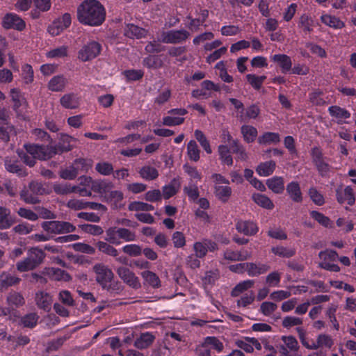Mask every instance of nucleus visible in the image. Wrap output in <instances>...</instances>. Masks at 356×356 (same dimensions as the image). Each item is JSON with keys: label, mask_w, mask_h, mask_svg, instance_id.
Segmentation results:
<instances>
[{"label": "nucleus", "mask_w": 356, "mask_h": 356, "mask_svg": "<svg viewBox=\"0 0 356 356\" xmlns=\"http://www.w3.org/2000/svg\"><path fill=\"white\" fill-rule=\"evenodd\" d=\"M1 24L5 29H14L18 31H22L26 28L25 21L14 13H6L2 19Z\"/></svg>", "instance_id": "obj_13"}, {"label": "nucleus", "mask_w": 356, "mask_h": 356, "mask_svg": "<svg viewBox=\"0 0 356 356\" xmlns=\"http://www.w3.org/2000/svg\"><path fill=\"white\" fill-rule=\"evenodd\" d=\"M196 140L200 143L202 147L207 154H211L212 149L210 143L205 136L204 134L200 130H195L194 133Z\"/></svg>", "instance_id": "obj_52"}, {"label": "nucleus", "mask_w": 356, "mask_h": 356, "mask_svg": "<svg viewBox=\"0 0 356 356\" xmlns=\"http://www.w3.org/2000/svg\"><path fill=\"white\" fill-rule=\"evenodd\" d=\"M24 148L27 153L32 155L35 159L45 161L53 157L50 145L26 143L24 145Z\"/></svg>", "instance_id": "obj_8"}, {"label": "nucleus", "mask_w": 356, "mask_h": 356, "mask_svg": "<svg viewBox=\"0 0 356 356\" xmlns=\"http://www.w3.org/2000/svg\"><path fill=\"white\" fill-rule=\"evenodd\" d=\"M39 316L35 313H29L21 318V323L24 327L33 328L38 324Z\"/></svg>", "instance_id": "obj_50"}, {"label": "nucleus", "mask_w": 356, "mask_h": 356, "mask_svg": "<svg viewBox=\"0 0 356 356\" xmlns=\"http://www.w3.org/2000/svg\"><path fill=\"white\" fill-rule=\"evenodd\" d=\"M20 281L21 279L14 275L3 273L0 275V287L1 289H7L19 284Z\"/></svg>", "instance_id": "obj_36"}, {"label": "nucleus", "mask_w": 356, "mask_h": 356, "mask_svg": "<svg viewBox=\"0 0 356 356\" xmlns=\"http://www.w3.org/2000/svg\"><path fill=\"white\" fill-rule=\"evenodd\" d=\"M31 134L36 140L49 143L52 142L51 136L42 129L35 128L32 130Z\"/></svg>", "instance_id": "obj_58"}, {"label": "nucleus", "mask_w": 356, "mask_h": 356, "mask_svg": "<svg viewBox=\"0 0 356 356\" xmlns=\"http://www.w3.org/2000/svg\"><path fill=\"white\" fill-rule=\"evenodd\" d=\"M273 62L277 63L282 73L290 72L292 67V60L289 56L284 54H274L270 56Z\"/></svg>", "instance_id": "obj_21"}, {"label": "nucleus", "mask_w": 356, "mask_h": 356, "mask_svg": "<svg viewBox=\"0 0 356 356\" xmlns=\"http://www.w3.org/2000/svg\"><path fill=\"white\" fill-rule=\"evenodd\" d=\"M232 188L228 186H214V193L216 197L222 202H227L232 195Z\"/></svg>", "instance_id": "obj_38"}, {"label": "nucleus", "mask_w": 356, "mask_h": 356, "mask_svg": "<svg viewBox=\"0 0 356 356\" xmlns=\"http://www.w3.org/2000/svg\"><path fill=\"white\" fill-rule=\"evenodd\" d=\"M141 275L145 282L154 288H157L160 286V280L156 273L145 270L142 272Z\"/></svg>", "instance_id": "obj_51"}, {"label": "nucleus", "mask_w": 356, "mask_h": 356, "mask_svg": "<svg viewBox=\"0 0 356 356\" xmlns=\"http://www.w3.org/2000/svg\"><path fill=\"white\" fill-rule=\"evenodd\" d=\"M236 229L245 236H254L259 231L257 224L252 220H239L236 222Z\"/></svg>", "instance_id": "obj_16"}, {"label": "nucleus", "mask_w": 356, "mask_h": 356, "mask_svg": "<svg viewBox=\"0 0 356 356\" xmlns=\"http://www.w3.org/2000/svg\"><path fill=\"white\" fill-rule=\"evenodd\" d=\"M270 269L268 264L262 263H247L246 271L250 277H257L266 273Z\"/></svg>", "instance_id": "obj_25"}, {"label": "nucleus", "mask_w": 356, "mask_h": 356, "mask_svg": "<svg viewBox=\"0 0 356 356\" xmlns=\"http://www.w3.org/2000/svg\"><path fill=\"white\" fill-rule=\"evenodd\" d=\"M310 156L319 175L322 177H327L330 172L332 167L327 163V158L324 156L322 149L318 146L312 147Z\"/></svg>", "instance_id": "obj_6"}, {"label": "nucleus", "mask_w": 356, "mask_h": 356, "mask_svg": "<svg viewBox=\"0 0 356 356\" xmlns=\"http://www.w3.org/2000/svg\"><path fill=\"white\" fill-rule=\"evenodd\" d=\"M128 81H136L141 79L144 76V72L141 70H126L122 72Z\"/></svg>", "instance_id": "obj_56"}, {"label": "nucleus", "mask_w": 356, "mask_h": 356, "mask_svg": "<svg viewBox=\"0 0 356 356\" xmlns=\"http://www.w3.org/2000/svg\"><path fill=\"white\" fill-rule=\"evenodd\" d=\"M95 170L101 175L108 176L113 174V165L108 162H99L96 164Z\"/></svg>", "instance_id": "obj_62"}, {"label": "nucleus", "mask_w": 356, "mask_h": 356, "mask_svg": "<svg viewBox=\"0 0 356 356\" xmlns=\"http://www.w3.org/2000/svg\"><path fill=\"white\" fill-rule=\"evenodd\" d=\"M310 216L318 223L325 227H330L332 222L327 216L318 211H311L309 212Z\"/></svg>", "instance_id": "obj_48"}, {"label": "nucleus", "mask_w": 356, "mask_h": 356, "mask_svg": "<svg viewBox=\"0 0 356 356\" xmlns=\"http://www.w3.org/2000/svg\"><path fill=\"white\" fill-rule=\"evenodd\" d=\"M74 165L78 173L79 172H87L92 167L91 161L83 158L76 159Z\"/></svg>", "instance_id": "obj_59"}, {"label": "nucleus", "mask_w": 356, "mask_h": 356, "mask_svg": "<svg viewBox=\"0 0 356 356\" xmlns=\"http://www.w3.org/2000/svg\"><path fill=\"white\" fill-rule=\"evenodd\" d=\"M181 183L179 178H173L170 182L162 187L163 196L165 200H168L175 195L179 188H180Z\"/></svg>", "instance_id": "obj_24"}, {"label": "nucleus", "mask_w": 356, "mask_h": 356, "mask_svg": "<svg viewBox=\"0 0 356 356\" xmlns=\"http://www.w3.org/2000/svg\"><path fill=\"white\" fill-rule=\"evenodd\" d=\"M229 147L225 145L218 146V154L222 162L227 165H232L233 159L230 154Z\"/></svg>", "instance_id": "obj_46"}, {"label": "nucleus", "mask_w": 356, "mask_h": 356, "mask_svg": "<svg viewBox=\"0 0 356 356\" xmlns=\"http://www.w3.org/2000/svg\"><path fill=\"white\" fill-rule=\"evenodd\" d=\"M246 81L255 90H259L266 79L265 75L257 76L254 74H248L245 76Z\"/></svg>", "instance_id": "obj_41"}, {"label": "nucleus", "mask_w": 356, "mask_h": 356, "mask_svg": "<svg viewBox=\"0 0 356 356\" xmlns=\"http://www.w3.org/2000/svg\"><path fill=\"white\" fill-rule=\"evenodd\" d=\"M190 33L185 29L170 30L161 33V41L166 44H179L186 41Z\"/></svg>", "instance_id": "obj_10"}, {"label": "nucleus", "mask_w": 356, "mask_h": 356, "mask_svg": "<svg viewBox=\"0 0 356 356\" xmlns=\"http://www.w3.org/2000/svg\"><path fill=\"white\" fill-rule=\"evenodd\" d=\"M47 57L49 58H61L68 56V47L67 46H60L53 49L47 53Z\"/></svg>", "instance_id": "obj_53"}, {"label": "nucleus", "mask_w": 356, "mask_h": 356, "mask_svg": "<svg viewBox=\"0 0 356 356\" xmlns=\"http://www.w3.org/2000/svg\"><path fill=\"white\" fill-rule=\"evenodd\" d=\"M140 177L146 181H153L159 177V173L156 168L146 165L143 166L138 171Z\"/></svg>", "instance_id": "obj_32"}, {"label": "nucleus", "mask_w": 356, "mask_h": 356, "mask_svg": "<svg viewBox=\"0 0 356 356\" xmlns=\"http://www.w3.org/2000/svg\"><path fill=\"white\" fill-rule=\"evenodd\" d=\"M146 31L134 24H127L124 28V35L129 38L140 39L145 36Z\"/></svg>", "instance_id": "obj_29"}, {"label": "nucleus", "mask_w": 356, "mask_h": 356, "mask_svg": "<svg viewBox=\"0 0 356 356\" xmlns=\"http://www.w3.org/2000/svg\"><path fill=\"white\" fill-rule=\"evenodd\" d=\"M143 65L148 69H158L161 67L163 62L159 56L149 55L143 58Z\"/></svg>", "instance_id": "obj_43"}, {"label": "nucleus", "mask_w": 356, "mask_h": 356, "mask_svg": "<svg viewBox=\"0 0 356 356\" xmlns=\"http://www.w3.org/2000/svg\"><path fill=\"white\" fill-rule=\"evenodd\" d=\"M323 91L320 89H314L309 93V100L314 106H321L326 104L323 99Z\"/></svg>", "instance_id": "obj_42"}, {"label": "nucleus", "mask_w": 356, "mask_h": 356, "mask_svg": "<svg viewBox=\"0 0 356 356\" xmlns=\"http://www.w3.org/2000/svg\"><path fill=\"white\" fill-rule=\"evenodd\" d=\"M252 200L255 204L266 209L272 210L275 207L272 200L261 193H253Z\"/></svg>", "instance_id": "obj_33"}, {"label": "nucleus", "mask_w": 356, "mask_h": 356, "mask_svg": "<svg viewBox=\"0 0 356 356\" xmlns=\"http://www.w3.org/2000/svg\"><path fill=\"white\" fill-rule=\"evenodd\" d=\"M60 103L63 107L67 109H74L79 106V98L73 92L65 94L60 99Z\"/></svg>", "instance_id": "obj_31"}, {"label": "nucleus", "mask_w": 356, "mask_h": 356, "mask_svg": "<svg viewBox=\"0 0 356 356\" xmlns=\"http://www.w3.org/2000/svg\"><path fill=\"white\" fill-rule=\"evenodd\" d=\"M281 141L280 134L276 132L266 131L259 136L257 142L260 145H267L278 144Z\"/></svg>", "instance_id": "obj_27"}, {"label": "nucleus", "mask_w": 356, "mask_h": 356, "mask_svg": "<svg viewBox=\"0 0 356 356\" xmlns=\"http://www.w3.org/2000/svg\"><path fill=\"white\" fill-rule=\"evenodd\" d=\"M92 269L96 275V282L103 289H106L108 291L115 290L112 284L114 274L108 266L102 263H99L94 265Z\"/></svg>", "instance_id": "obj_3"}, {"label": "nucleus", "mask_w": 356, "mask_h": 356, "mask_svg": "<svg viewBox=\"0 0 356 356\" xmlns=\"http://www.w3.org/2000/svg\"><path fill=\"white\" fill-rule=\"evenodd\" d=\"M53 189L58 195H67L76 191L75 186H72L68 184H55Z\"/></svg>", "instance_id": "obj_61"}, {"label": "nucleus", "mask_w": 356, "mask_h": 356, "mask_svg": "<svg viewBox=\"0 0 356 356\" xmlns=\"http://www.w3.org/2000/svg\"><path fill=\"white\" fill-rule=\"evenodd\" d=\"M266 185L275 194H282L284 191V181L282 177L275 176L267 179Z\"/></svg>", "instance_id": "obj_28"}, {"label": "nucleus", "mask_w": 356, "mask_h": 356, "mask_svg": "<svg viewBox=\"0 0 356 356\" xmlns=\"http://www.w3.org/2000/svg\"><path fill=\"white\" fill-rule=\"evenodd\" d=\"M35 301L37 306L45 312L51 309L52 303L51 296L46 292L40 291L36 293Z\"/></svg>", "instance_id": "obj_26"}, {"label": "nucleus", "mask_w": 356, "mask_h": 356, "mask_svg": "<svg viewBox=\"0 0 356 356\" xmlns=\"http://www.w3.org/2000/svg\"><path fill=\"white\" fill-rule=\"evenodd\" d=\"M321 21L323 24L335 29H340L344 27L345 24L339 17L325 14L321 15Z\"/></svg>", "instance_id": "obj_34"}, {"label": "nucleus", "mask_w": 356, "mask_h": 356, "mask_svg": "<svg viewBox=\"0 0 356 356\" xmlns=\"http://www.w3.org/2000/svg\"><path fill=\"white\" fill-rule=\"evenodd\" d=\"M113 244H111L108 242L99 241L95 243L97 249L108 256L116 257L119 254L118 250L113 246Z\"/></svg>", "instance_id": "obj_35"}, {"label": "nucleus", "mask_w": 356, "mask_h": 356, "mask_svg": "<svg viewBox=\"0 0 356 356\" xmlns=\"http://www.w3.org/2000/svg\"><path fill=\"white\" fill-rule=\"evenodd\" d=\"M79 227L81 229L88 234L93 236H99L103 234L104 229L99 225H91V224H83L80 225Z\"/></svg>", "instance_id": "obj_60"}, {"label": "nucleus", "mask_w": 356, "mask_h": 356, "mask_svg": "<svg viewBox=\"0 0 356 356\" xmlns=\"http://www.w3.org/2000/svg\"><path fill=\"white\" fill-rule=\"evenodd\" d=\"M6 170L19 177H25L28 175L26 168L19 163L17 160L6 159L4 162Z\"/></svg>", "instance_id": "obj_20"}, {"label": "nucleus", "mask_w": 356, "mask_h": 356, "mask_svg": "<svg viewBox=\"0 0 356 356\" xmlns=\"http://www.w3.org/2000/svg\"><path fill=\"white\" fill-rule=\"evenodd\" d=\"M105 234L104 240L115 245H119L123 241L130 242L136 240L135 232L124 227H110L106 229Z\"/></svg>", "instance_id": "obj_2"}, {"label": "nucleus", "mask_w": 356, "mask_h": 356, "mask_svg": "<svg viewBox=\"0 0 356 356\" xmlns=\"http://www.w3.org/2000/svg\"><path fill=\"white\" fill-rule=\"evenodd\" d=\"M200 151L196 142L193 140L189 141L187 145V154L191 160L197 161L200 159Z\"/></svg>", "instance_id": "obj_54"}, {"label": "nucleus", "mask_w": 356, "mask_h": 356, "mask_svg": "<svg viewBox=\"0 0 356 356\" xmlns=\"http://www.w3.org/2000/svg\"><path fill=\"white\" fill-rule=\"evenodd\" d=\"M286 191L293 202L301 203L303 201V194L298 181L289 182L286 186Z\"/></svg>", "instance_id": "obj_17"}, {"label": "nucleus", "mask_w": 356, "mask_h": 356, "mask_svg": "<svg viewBox=\"0 0 356 356\" xmlns=\"http://www.w3.org/2000/svg\"><path fill=\"white\" fill-rule=\"evenodd\" d=\"M7 302L10 306L19 307L25 303L23 296L17 291L9 293L7 296Z\"/></svg>", "instance_id": "obj_45"}, {"label": "nucleus", "mask_w": 356, "mask_h": 356, "mask_svg": "<svg viewBox=\"0 0 356 356\" xmlns=\"http://www.w3.org/2000/svg\"><path fill=\"white\" fill-rule=\"evenodd\" d=\"M42 227L47 232L60 234L70 233L75 231L76 227L72 223L66 221H45L42 222Z\"/></svg>", "instance_id": "obj_7"}, {"label": "nucleus", "mask_w": 356, "mask_h": 356, "mask_svg": "<svg viewBox=\"0 0 356 356\" xmlns=\"http://www.w3.org/2000/svg\"><path fill=\"white\" fill-rule=\"evenodd\" d=\"M16 222V218L11 214L10 209L0 206V229H10Z\"/></svg>", "instance_id": "obj_18"}, {"label": "nucleus", "mask_w": 356, "mask_h": 356, "mask_svg": "<svg viewBox=\"0 0 356 356\" xmlns=\"http://www.w3.org/2000/svg\"><path fill=\"white\" fill-rule=\"evenodd\" d=\"M50 274L55 280L67 282L71 280V276L68 273L58 268H51L50 269Z\"/></svg>", "instance_id": "obj_57"}, {"label": "nucleus", "mask_w": 356, "mask_h": 356, "mask_svg": "<svg viewBox=\"0 0 356 356\" xmlns=\"http://www.w3.org/2000/svg\"><path fill=\"white\" fill-rule=\"evenodd\" d=\"M336 199L339 204H347L349 206H353L355 203V195L353 188L350 186H347L344 188L341 186L338 187L335 191Z\"/></svg>", "instance_id": "obj_14"}, {"label": "nucleus", "mask_w": 356, "mask_h": 356, "mask_svg": "<svg viewBox=\"0 0 356 356\" xmlns=\"http://www.w3.org/2000/svg\"><path fill=\"white\" fill-rule=\"evenodd\" d=\"M122 250L125 254L131 257H138L142 254V248L137 244L126 245L122 247Z\"/></svg>", "instance_id": "obj_64"}, {"label": "nucleus", "mask_w": 356, "mask_h": 356, "mask_svg": "<svg viewBox=\"0 0 356 356\" xmlns=\"http://www.w3.org/2000/svg\"><path fill=\"white\" fill-rule=\"evenodd\" d=\"M106 12L98 0H83L76 8L78 22L92 27L101 26L106 20Z\"/></svg>", "instance_id": "obj_1"}, {"label": "nucleus", "mask_w": 356, "mask_h": 356, "mask_svg": "<svg viewBox=\"0 0 356 356\" xmlns=\"http://www.w3.org/2000/svg\"><path fill=\"white\" fill-rule=\"evenodd\" d=\"M254 281L252 280H246L238 283L232 290L231 296L232 297H237L244 291L253 287Z\"/></svg>", "instance_id": "obj_39"}, {"label": "nucleus", "mask_w": 356, "mask_h": 356, "mask_svg": "<svg viewBox=\"0 0 356 356\" xmlns=\"http://www.w3.org/2000/svg\"><path fill=\"white\" fill-rule=\"evenodd\" d=\"M9 96L13 103V111L17 116H22L28 105L24 93L20 89L14 88L10 89Z\"/></svg>", "instance_id": "obj_9"}, {"label": "nucleus", "mask_w": 356, "mask_h": 356, "mask_svg": "<svg viewBox=\"0 0 356 356\" xmlns=\"http://www.w3.org/2000/svg\"><path fill=\"white\" fill-rule=\"evenodd\" d=\"M241 131L243 135L244 140L247 143H253L257 138L258 131L257 129L251 125H243L241 127Z\"/></svg>", "instance_id": "obj_37"}, {"label": "nucleus", "mask_w": 356, "mask_h": 356, "mask_svg": "<svg viewBox=\"0 0 356 356\" xmlns=\"http://www.w3.org/2000/svg\"><path fill=\"white\" fill-rule=\"evenodd\" d=\"M275 168V161L270 160L259 163L256 168V172L259 176L268 177L274 172Z\"/></svg>", "instance_id": "obj_30"}, {"label": "nucleus", "mask_w": 356, "mask_h": 356, "mask_svg": "<svg viewBox=\"0 0 356 356\" xmlns=\"http://www.w3.org/2000/svg\"><path fill=\"white\" fill-rule=\"evenodd\" d=\"M282 341L289 350L292 352H297L298 350V342L293 336H282Z\"/></svg>", "instance_id": "obj_63"}, {"label": "nucleus", "mask_w": 356, "mask_h": 356, "mask_svg": "<svg viewBox=\"0 0 356 356\" xmlns=\"http://www.w3.org/2000/svg\"><path fill=\"white\" fill-rule=\"evenodd\" d=\"M102 44L95 40H90L80 47L77 58L81 62H88L99 56L102 52Z\"/></svg>", "instance_id": "obj_5"}, {"label": "nucleus", "mask_w": 356, "mask_h": 356, "mask_svg": "<svg viewBox=\"0 0 356 356\" xmlns=\"http://www.w3.org/2000/svg\"><path fill=\"white\" fill-rule=\"evenodd\" d=\"M75 140V138L67 134H60L58 143L54 145H50L53 156L71 151L74 148L71 143Z\"/></svg>", "instance_id": "obj_12"}, {"label": "nucleus", "mask_w": 356, "mask_h": 356, "mask_svg": "<svg viewBox=\"0 0 356 356\" xmlns=\"http://www.w3.org/2000/svg\"><path fill=\"white\" fill-rule=\"evenodd\" d=\"M44 257L45 254L41 249L33 248L29 250L26 258L17 262V269L20 272L33 270L42 262Z\"/></svg>", "instance_id": "obj_4"}, {"label": "nucleus", "mask_w": 356, "mask_h": 356, "mask_svg": "<svg viewBox=\"0 0 356 356\" xmlns=\"http://www.w3.org/2000/svg\"><path fill=\"white\" fill-rule=\"evenodd\" d=\"M170 115L164 116L162 119V124L167 127L179 126L182 124L185 118L184 115L188 113L186 108H172L168 111Z\"/></svg>", "instance_id": "obj_11"}, {"label": "nucleus", "mask_w": 356, "mask_h": 356, "mask_svg": "<svg viewBox=\"0 0 356 356\" xmlns=\"http://www.w3.org/2000/svg\"><path fill=\"white\" fill-rule=\"evenodd\" d=\"M328 113L331 117L337 119V123L341 124L343 122V120L350 118V113L347 109L339 106H331L328 108Z\"/></svg>", "instance_id": "obj_22"}, {"label": "nucleus", "mask_w": 356, "mask_h": 356, "mask_svg": "<svg viewBox=\"0 0 356 356\" xmlns=\"http://www.w3.org/2000/svg\"><path fill=\"white\" fill-rule=\"evenodd\" d=\"M299 26L302 29L303 33L307 35L313 31V20L307 15H301L299 21Z\"/></svg>", "instance_id": "obj_49"}, {"label": "nucleus", "mask_w": 356, "mask_h": 356, "mask_svg": "<svg viewBox=\"0 0 356 356\" xmlns=\"http://www.w3.org/2000/svg\"><path fill=\"white\" fill-rule=\"evenodd\" d=\"M271 252L283 258H291L296 254L295 249L287 248L281 245L272 247Z\"/></svg>", "instance_id": "obj_44"}, {"label": "nucleus", "mask_w": 356, "mask_h": 356, "mask_svg": "<svg viewBox=\"0 0 356 356\" xmlns=\"http://www.w3.org/2000/svg\"><path fill=\"white\" fill-rule=\"evenodd\" d=\"M117 273L124 282L131 288L138 289L140 287L138 277L129 268L121 266L118 268Z\"/></svg>", "instance_id": "obj_15"}, {"label": "nucleus", "mask_w": 356, "mask_h": 356, "mask_svg": "<svg viewBox=\"0 0 356 356\" xmlns=\"http://www.w3.org/2000/svg\"><path fill=\"white\" fill-rule=\"evenodd\" d=\"M20 76L24 85L31 84L34 81V71L33 67L28 63L23 65L22 66Z\"/></svg>", "instance_id": "obj_40"}, {"label": "nucleus", "mask_w": 356, "mask_h": 356, "mask_svg": "<svg viewBox=\"0 0 356 356\" xmlns=\"http://www.w3.org/2000/svg\"><path fill=\"white\" fill-rule=\"evenodd\" d=\"M308 195L312 202L317 206H323L325 202L323 195L316 187L312 186L309 188Z\"/></svg>", "instance_id": "obj_47"}, {"label": "nucleus", "mask_w": 356, "mask_h": 356, "mask_svg": "<svg viewBox=\"0 0 356 356\" xmlns=\"http://www.w3.org/2000/svg\"><path fill=\"white\" fill-rule=\"evenodd\" d=\"M68 81L63 74L54 76L47 83L49 90L55 92H63Z\"/></svg>", "instance_id": "obj_19"}, {"label": "nucleus", "mask_w": 356, "mask_h": 356, "mask_svg": "<svg viewBox=\"0 0 356 356\" xmlns=\"http://www.w3.org/2000/svg\"><path fill=\"white\" fill-rule=\"evenodd\" d=\"M128 209L129 211H151L154 209V207L145 202L135 201L129 204Z\"/></svg>", "instance_id": "obj_55"}, {"label": "nucleus", "mask_w": 356, "mask_h": 356, "mask_svg": "<svg viewBox=\"0 0 356 356\" xmlns=\"http://www.w3.org/2000/svg\"><path fill=\"white\" fill-rule=\"evenodd\" d=\"M154 340L155 336L149 332H146L142 333L140 337L134 341V346L139 350L146 349L153 343Z\"/></svg>", "instance_id": "obj_23"}]
</instances>
